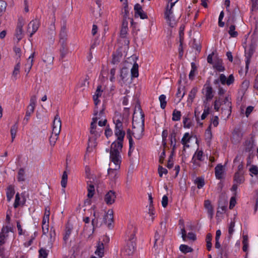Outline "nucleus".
<instances>
[{"label":"nucleus","instance_id":"obj_61","mask_svg":"<svg viewBox=\"0 0 258 258\" xmlns=\"http://www.w3.org/2000/svg\"><path fill=\"white\" fill-rule=\"evenodd\" d=\"M221 106H222V104H220V99H217V98L216 97L214 102V109L217 111H219Z\"/></svg>","mask_w":258,"mask_h":258},{"label":"nucleus","instance_id":"obj_43","mask_svg":"<svg viewBox=\"0 0 258 258\" xmlns=\"http://www.w3.org/2000/svg\"><path fill=\"white\" fill-rule=\"evenodd\" d=\"M105 108H103L98 113V111L97 110V107H96L94 109V115L95 117H100V119H102L103 116L105 115L104 112Z\"/></svg>","mask_w":258,"mask_h":258},{"label":"nucleus","instance_id":"obj_18","mask_svg":"<svg viewBox=\"0 0 258 258\" xmlns=\"http://www.w3.org/2000/svg\"><path fill=\"white\" fill-rule=\"evenodd\" d=\"M245 181L244 173L235 172L233 177V182L239 184H242Z\"/></svg>","mask_w":258,"mask_h":258},{"label":"nucleus","instance_id":"obj_14","mask_svg":"<svg viewBox=\"0 0 258 258\" xmlns=\"http://www.w3.org/2000/svg\"><path fill=\"white\" fill-rule=\"evenodd\" d=\"M116 198L115 192L113 190H109L105 196L104 201L107 205H112L114 203Z\"/></svg>","mask_w":258,"mask_h":258},{"label":"nucleus","instance_id":"obj_53","mask_svg":"<svg viewBox=\"0 0 258 258\" xmlns=\"http://www.w3.org/2000/svg\"><path fill=\"white\" fill-rule=\"evenodd\" d=\"M205 139L207 140L210 141L212 137V134L211 132V124H210L208 128L206 130L205 133Z\"/></svg>","mask_w":258,"mask_h":258},{"label":"nucleus","instance_id":"obj_45","mask_svg":"<svg viewBox=\"0 0 258 258\" xmlns=\"http://www.w3.org/2000/svg\"><path fill=\"white\" fill-rule=\"evenodd\" d=\"M126 137L129 140L130 151H129L128 154L130 155L131 153V150L132 147L133 146V143H134L132 137V135H131V130L130 129H128L127 131Z\"/></svg>","mask_w":258,"mask_h":258},{"label":"nucleus","instance_id":"obj_26","mask_svg":"<svg viewBox=\"0 0 258 258\" xmlns=\"http://www.w3.org/2000/svg\"><path fill=\"white\" fill-rule=\"evenodd\" d=\"M6 194L7 200L10 202L15 194L14 187L13 185H10L7 187Z\"/></svg>","mask_w":258,"mask_h":258},{"label":"nucleus","instance_id":"obj_3","mask_svg":"<svg viewBox=\"0 0 258 258\" xmlns=\"http://www.w3.org/2000/svg\"><path fill=\"white\" fill-rule=\"evenodd\" d=\"M100 117H94L92 118V121L91 122L90 127V136L88 140V145L87 147V151H91L89 150L90 149L95 148L97 146V142H96L97 139L99 138L103 130L101 127H97V121L98 119H100Z\"/></svg>","mask_w":258,"mask_h":258},{"label":"nucleus","instance_id":"obj_59","mask_svg":"<svg viewBox=\"0 0 258 258\" xmlns=\"http://www.w3.org/2000/svg\"><path fill=\"white\" fill-rule=\"evenodd\" d=\"M249 171L250 176H252V174L257 175L258 174V167L256 165H252L249 168Z\"/></svg>","mask_w":258,"mask_h":258},{"label":"nucleus","instance_id":"obj_55","mask_svg":"<svg viewBox=\"0 0 258 258\" xmlns=\"http://www.w3.org/2000/svg\"><path fill=\"white\" fill-rule=\"evenodd\" d=\"M20 63L18 62L15 66L14 70L13 72V76L15 79H17V76L18 75V74H19L20 72Z\"/></svg>","mask_w":258,"mask_h":258},{"label":"nucleus","instance_id":"obj_1","mask_svg":"<svg viewBox=\"0 0 258 258\" xmlns=\"http://www.w3.org/2000/svg\"><path fill=\"white\" fill-rule=\"evenodd\" d=\"M122 120V117L121 115L116 116L113 118V122L115 124L114 134L117 137V141L111 144L110 151L120 152L122 150V142L125 135V132L123 130Z\"/></svg>","mask_w":258,"mask_h":258},{"label":"nucleus","instance_id":"obj_60","mask_svg":"<svg viewBox=\"0 0 258 258\" xmlns=\"http://www.w3.org/2000/svg\"><path fill=\"white\" fill-rule=\"evenodd\" d=\"M36 96H35V95L32 96L31 97V99H30V104L28 106V107H31L35 109V106H36Z\"/></svg>","mask_w":258,"mask_h":258},{"label":"nucleus","instance_id":"obj_47","mask_svg":"<svg viewBox=\"0 0 258 258\" xmlns=\"http://www.w3.org/2000/svg\"><path fill=\"white\" fill-rule=\"evenodd\" d=\"M195 183L197 185V187L200 189L203 187L205 184L204 179L202 177H198L195 180Z\"/></svg>","mask_w":258,"mask_h":258},{"label":"nucleus","instance_id":"obj_2","mask_svg":"<svg viewBox=\"0 0 258 258\" xmlns=\"http://www.w3.org/2000/svg\"><path fill=\"white\" fill-rule=\"evenodd\" d=\"M137 229L132 224L128 227L126 234L128 237V241L121 251V253L124 256H131L133 254L135 250L136 238L135 234Z\"/></svg>","mask_w":258,"mask_h":258},{"label":"nucleus","instance_id":"obj_36","mask_svg":"<svg viewBox=\"0 0 258 258\" xmlns=\"http://www.w3.org/2000/svg\"><path fill=\"white\" fill-rule=\"evenodd\" d=\"M25 170L24 168H21L19 170L17 177L18 181L23 182L25 181Z\"/></svg>","mask_w":258,"mask_h":258},{"label":"nucleus","instance_id":"obj_22","mask_svg":"<svg viewBox=\"0 0 258 258\" xmlns=\"http://www.w3.org/2000/svg\"><path fill=\"white\" fill-rule=\"evenodd\" d=\"M224 172L223 166L219 164L215 168V173L216 178L221 179L222 178V175Z\"/></svg>","mask_w":258,"mask_h":258},{"label":"nucleus","instance_id":"obj_12","mask_svg":"<svg viewBox=\"0 0 258 258\" xmlns=\"http://www.w3.org/2000/svg\"><path fill=\"white\" fill-rule=\"evenodd\" d=\"M61 126V120L58 116V115L56 114L54 117L53 126H52V133L56 135H59L60 132Z\"/></svg>","mask_w":258,"mask_h":258},{"label":"nucleus","instance_id":"obj_62","mask_svg":"<svg viewBox=\"0 0 258 258\" xmlns=\"http://www.w3.org/2000/svg\"><path fill=\"white\" fill-rule=\"evenodd\" d=\"M203 155V152L202 151H197L194 154L193 157H195L199 161H202V157Z\"/></svg>","mask_w":258,"mask_h":258},{"label":"nucleus","instance_id":"obj_54","mask_svg":"<svg viewBox=\"0 0 258 258\" xmlns=\"http://www.w3.org/2000/svg\"><path fill=\"white\" fill-rule=\"evenodd\" d=\"M25 201H24L23 203L20 202V198L19 193H17L15 197V200L14 204V207L15 208H17L19 206L22 205H23L24 204Z\"/></svg>","mask_w":258,"mask_h":258},{"label":"nucleus","instance_id":"obj_41","mask_svg":"<svg viewBox=\"0 0 258 258\" xmlns=\"http://www.w3.org/2000/svg\"><path fill=\"white\" fill-rule=\"evenodd\" d=\"M18 130V125L17 123H15L12 126L11 128V135L12 137V142L14 141V139L16 137V134Z\"/></svg>","mask_w":258,"mask_h":258},{"label":"nucleus","instance_id":"obj_27","mask_svg":"<svg viewBox=\"0 0 258 258\" xmlns=\"http://www.w3.org/2000/svg\"><path fill=\"white\" fill-rule=\"evenodd\" d=\"M49 238L48 241V246L51 248L52 246L53 243L55 239L56 233L55 230L52 229V228L50 229L49 233Z\"/></svg>","mask_w":258,"mask_h":258},{"label":"nucleus","instance_id":"obj_48","mask_svg":"<svg viewBox=\"0 0 258 258\" xmlns=\"http://www.w3.org/2000/svg\"><path fill=\"white\" fill-rule=\"evenodd\" d=\"M191 70L189 74V79L191 80H192L194 79V77L195 75V72L197 70V67L194 62H192L191 63Z\"/></svg>","mask_w":258,"mask_h":258},{"label":"nucleus","instance_id":"obj_15","mask_svg":"<svg viewBox=\"0 0 258 258\" xmlns=\"http://www.w3.org/2000/svg\"><path fill=\"white\" fill-rule=\"evenodd\" d=\"M203 93H204L205 96V99L204 101H206L208 104V102L210 101L214 96L213 89L211 86H207L203 89Z\"/></svg>","mask_w":258,"mask_h":258},{"label":"nucleus","instance_id":"obj_32","mask_svg":"<svg viewBox=\"0 0 258 258\" xmlns=\"http://www.w3.org/2000/svg\"><path fill=\"white\" fill-rule=\"evenodd\" d=\"M203 103L205 108L204 109V112L201 116V119L202 120H204L206 118L207 115L209 114L210 111L209 105L207 104V102H206V101H203Z\"/></svg>","mask_w":258,"mask_h":258},{"label":"nucleus","instance_id":"obj_35","mask_svg":"<svg viewBox=\"0 0 258 258\" xmlns=\"http://www.w3.org/2000/svg\"><path fill=\"white\" fill-rule=\"evenodd\" d=\"M198 90L197 88H193L191 91H190L188 94V102H190L192 103L194 98L196 97V94L197 93Z\"/></svg>","mask_w":258,"mask_h":258},{"label":"nucleus","instance_id":"obj_39","mask_svg":"<svg viewBox=\"0 0 258 258\" xmlns=\"http://www.w3.org/2000/svg\"><path fill=\"white\" fill-rule=\"evenodd\" d=\"M9 230L8 227H3L2 229V232L0 233V245H3L5 243V233H8Z\"/></svg>","mask_w":258,"mask_h":258},{"label":"nucleus","instance_id":"obj_10","mask_svg":"<svg viewBox=\"0 0 258 258\" xmlns=\"http://www.w3.org/2000/svg\"><path fill=\"white\" fill-rule=\"evenodd\" d=\"M224 104L226 106V108L221 107L222 113L226 116L228 118L231 113L232 104L228 97H226L224 99Z\"/></svg>","mask_w":258,"mask_h":258},{"label":"nucleus","instance_id":"obj_57","mask_svg":"<svg viewBox=\"0 0 258 258\" xmlns=\"http://www.w3.org/2000/svg\"><path fill=\"white\" fill-rule=\"evenodd\" d=\"M190 140V137H189V134L188 133H186L183 135V137H182L181 142L182 145L184 146H185L186 144L188 143Z\"/></svg>","mask_w":258,"mask_h":258},{"label":"nucleus","instance_id":"obj_7","mask_svg":"<svg viewBox=\"0 0 258 258\" xmlns=\"http://www.w3.org/2000/svg\"><path fill=\"white\" fill-rule=\"evenodd\" d=\"M164 18L170 27L173 28L176 26L177 20L173 15L172 10L169 9V5L168 4H167L164 12Z\"/></svg>","mask_w":258,"mask_h":258},{"label":"nucleus","instance_id":"obj_13","mask_svg":"<svg viewBox=\"0 0 258 258\" xmlns=\"http://www.w3.org/2000/svg\"><path fill=\"white\" fill-rule=\"evenodd\" d=\"M135 17H140L142 19H147L148 16L146 13L143 10L141 6L139 4H137L134 7Z\"/></svg>","mask_w":258,"mask_h":258},{"label":"nucleus","instance_id":"obj_20","mask_svg":"<svg viewBox=\"0 0 258 258\" xmlns=\"http://www.w3.org/2000/svg\"><path fill=\"white\" fill-rule=\"evenodd\" d=\"M104 245L103 242L99 241L97 246L95 253L100 257L104 255Z\"/></svg>","mask_w":258,"mask_h":258},{"label":"nucleus","instance_id":"obj_37","mask_svg":"<svg viewBox=\"0 0 258 258\" xmlns=\"http://www.w3.org/2000/svg\"><path fill=\"white\" fill-rule=\"evenodd\" d=\"M123 11L122 12V13L123 14V18L124 19H126L127 18H128L129 16V11L128 10V5H127V0H125L124 2L123 3Z\"/></svg>","mask_w":258,"mask_h":258},{"label":"nucleus","instance_id":"obj_11","mask_svg":"<svg viewBox=\"0 0 258 258\" xmlns=\"http://www.w3.org/2000/svg\"><path fill=\"white\" fill-rule=\"evenodd\" d=\"M103 222L110 228L112 227V223L113 222V211L111 209L108 210L107 212L104 216Z\"/></svg>","mask_w":258,"mask_h":258},{"label":"nucleus","instance_id":"obj_8","mask_svg":"<svg viewBox=\"0 0 258 258\" xmlns=\"http://www.w3.org/2000/svg\"><path fill=\"white\" fill-rule=\"evenodd\" d=\"M24 25V20L22 18H19L15 32V36L19 41L23 37V27Z\"/></svg>","mask_w":258,"mask_h":258},{"label":"nucleus","instance_id":"obj_49","mask_svg":"<svg viewBox=\"0 0 258 258\" xmlns=\"http://www.w3.org/2000/svg\"><path fill=\"white\" fill-rule=\"evenodd\" d=\"M48 254V250L44 248H41L39 250V258H47Z\"/></svg>","mask_w":258,"mask_h":258},{"label":"nucleus","instance_id":"obj_28","mask_svg":"<svg viewBox=\"0 0 258 258\" xmlns=\"http://www.w3.org/2000/svg\"><path fill=\"white\" fill-rule=\"evenodd\" d=\"M204 206L207 210L208 213L210 218H212L213 215V209L209 200H206L204 203Z\"/></svg>","mask_w":258,"mask_h":258},{"label":"nucleus","instance_id":"obj_40","mask_svg":"<svg viewBox=\"0 0 258 258\" xmlns=\"http://www.w3.org/2000/svg\"><path fill=\"white\" fill-rule=\"evenodd\" d=\"M235 26L234 25H231L229 26L228 33L232 37H236L238 35V32L235 30Z\"/></svg>","mask_w":258,"mask_h":258},{"label":"nucleus","instance_id":"obj_50","mask_svg":"<svg viewBox=\"0 0 258 258\" xmlns=\"http://www.w3.org/2000/svg\"><path fill=\"white\" fill-rule=\"evenodd\" d=\"M68 181V174L66 171H64L62 176L61 180V185L62 187L65 188L67 186Z\"/></svg>","mask_w":258,"mask_h":258},{"label":"nucleus","instance_id":"obj_30","mask_svg":"<svg viewBox=\"0 0 258 258\" xmlns=\"http://www.w3.org/2000/svg\"><path fill=\"white\" fill-rule=\"evenodd\" d=\"M34 109H35L34 108H33L31 107H27V109L26 112V115L23 119V122L25 124H27V122H28L30 116L34 112Z\"/></svg>","mask_w":258,"mask_h":258},{"label":"nucleus","instance_id":"obj_46","mask_svg":"<svg viewBox=\"0 0 258 258\" xmlns=\"http://www.w3.org/2000/svg\"><path fill=\"white\" fill-rule=\"evenodd\" d=\"M235 227V221L234 220L231 221L229 226H228V234H229V238H231L232 235L234 232V228Z\"/></svg>","mask_w":258,"mask_h":258},{"label":"nucleus","instance_id":"obj_44","mask_svg":"<svg viewBox=\"0 0 258 258\" xmlns=\"http://www.w3.org/2000/svg\"><path fill=\"white\" fill-rule=\"evenodd\" d=\"M166 96L163 94L160 95L159 98L160 102V107L163 109H164L166 106L167 102L166 101Z\"/></svg>","mask_w":258,"mask_h":258},{"label":"nucleus","instance_id":"obj_58","mask_svg":"<svg viewBox=\"0 0 258 258\" xmlns=\"http://www.w3.org/2000/svg\"><path fill=\"white\" fill-rule=\"evenodd\" d=\"M37 235V232H35L33 233V234L31 235V238L30 239V240L24 243V246L25 247H29V246L31 245L33 243V240L36 238Z\"/></svg>","mask_w":258,"mask_h":258},{"label":"nucleus","instance_id":"obj_34","mask_svg":"<svg viewBox=\"0 0 258 258\" xmlns=\"http://www.w3.org/2000/svg\"><path fill=\"white\" fill-rule=\"evenodd\" d=\"M212 239V235L211 233H208L206 238V241L207 243V248L208 251H210L212 248V244L211 242V240Z\"/></svg>","mask_w":258,"mask_h":258},{"label":"nucleus","instance_id":"obj_19","mask_svg":"<svg viewBox=\"0 0 258 258\" xmlns=\"http://www.w3.org/2000/svg\"><path fill=\"white\" fill-rule=\"evenodd\" d=\"M242 134L239 129L236 128L234 130L232 133V140L234 143H238L241 140Z\"/></svg>","mask_w":258,"mask_h":258},{"label":"nucleus","instance_id":"obj_38","mask_svg":"<svg viewBox=\"0 0 258 258\" xmlns=\"http://www.w3.org/2000/svg\"><path fill=\"white\" fill-rule=\"evenodd\" d=\"M138 68L139 66L137 63H135L131 69V75L132 77L136 78L138 77L139 72H138Z\"/></svg>","mask_w":258,"mask_h":258},{"label":"nucleus","instance_id":"obj_25","mask_svg":"<svg viewBox=\"0 0 258 258\" xmlns=\"http://www.w3.org/2000/svg\"><path fill=\"white\" fill-rule=\"evenodd\" d=\"M72 228L69 225H67L63 234V240L67 243L72 232Z\"/></svg>","mask_w":258,"mask_h":258},{"label":"nucleus","instance_id":"obj_33","mask_svg":"<svg viewBox=\"0 0 258 258\" xmlns=\"http://www.w3.org/2000/svg\"><path fill=\"white\" fill-rule=\"evenodd\" d=\"M245 151L246 152H250L254 146V140L251 138V140L246 141L245 142Z\"/></svg>","mask_w":258,"mask_h":258},{"label":"nucleus","instance_id":"obj_24","mask_svg":"<svg viewBox=\"0 0 258 258\" xmlns=\"http://www.w3.org/2000/svg\"><path fill=\"white\" fill-rule=\"evenodd\" d=\"M160 235L159 234V232L158 231H156L155 234V242H154V247L157 245H161L163 243V241L164 240V236Z\"/></svg>","mask_w":258,"mask_h":258},{"label":"nucleus","instance_id":"obj_4","mask_svg":"<svg viewBox=\"0 0 258 258\" xmlns=\"http://www.w3.org/2000/svg\"><path fill=\"white\" fill-rule=\"evenodd\" d=\"M144 114L142 112L138 116L135 114L133 117V130L131 131L134 137L137 140L141 139L144 135Z\"/></svg>","mask_w":258,"mask_h":258},{"label":"nucleus","instance_id":"obj_21","mask_svg":"<svg viewBox=\"0 0 258 258\" xmlns=\"http://www.w3.org/2000/svg\"><path fill=\"white\" fill-rule=\"evenodd\" d=\"M213 67L219 72H223L225 70L221 59L217 58L215 59L214 61Z\"/></svg>","mask_w":258,"mask_h":258},{"label":"nucleus","instance_id":"obj_31","mask_svg":"<svg viewBox=\"0 0 258 258\" xmlns=\"http://www.w3.org/2000/svg\"><path fill=\"white\" fill-rule=\"evenodd\" d=\"M122 57V54L120 52L116 51L112 54V63L116 64L120 61V58Z\"/></svg>","mask_w":258,"mask_h":258},{"label":"nucleus","instance_id":"obj_56","mask_svg":"<svg viewBox=\"0 0 258 258\" xmlns=\"http://www.w3.org/2000/svg\"><path fill=\"white\" fill-rule=\"evenodd\" d=\"M58 135H56L52 133V134L49 138V142L51 146H54L55 145L56 141L58 139Z\"/></svg>","mask_w":258,"mask_h":258},{"label":"nucleus","instance_id":"obj_64","mask_svg":"<svg viewBox=\"0 0 258 258\" xmlns=\"http://www.w3.org/2000/svg\"><path fill=\"white\" fill-rule=\"evenodd\" d=\"M183 123L184 127L186 128H189L191 126L189 118L187 117H183Z\"/></svg>","mask_w":258,"mask_h":258},{"label":"nucleus","instance_id":"obj_29","mask_svg":"<svg viewBox=\"0 0 258 258\" xmlns=\"http://www.w3.org/2000/svg\"><path fill=\"white\" fill-rule=\"evenodd\" d=\"M35 53H32L30 56L29 57V58L27 59V63L25 64V69L26 71L28 70V73H29L31 69V68L33 66V58L34 56Z\"/></svg>","mask_w":258,"mask_h":258},{"label":"nucleus","instance_id":"obj_52","mask_svg":"<svg viewBox=\"0 0 258 258\" xmlns=\"http://www.w3.org/2000/svg\"><path fill=\"white\" fill-rule=\"evenodd\" d=\"M181 117V112L179 111H178L175 109L172 113V120L173 121H178L179 120Z\"/></svg>","mask_w":258,"mask_h":258},{"label":"nucleus","instance_id":"obj_51","mask_svg":"<svg viewBox=\"0 0 258 258\" xmlns=\"http://www.w3.org/2000/svg\"><path fill=\"white\" fill-rule=\"evenodd\" d=\"M179 249L181 251L184 253L191 252L192 251V249L190 247L185 244H181L179 247Z\"/></svg>","mask_w":258,"mask_h":258},{"label":"nucleus","instance_id":"obj_9","mask_svg":"<svg viewBox=\"0 0 258 258\" xmlns=\"http://www.w3.org/2000/svg\"><path fill=\"white\" fill-rule=\"evenodd\" d=\"M39 26L40 22L38 19L33 20L29 23L27 28V31L30 33V37H31L33 36V35L37 31Z\"/></svg>","mask_w":258,"mask_h":258},{"label":"nucleus","instance_id":"obj_16","mask_svg":"<svg viewBox=\"0 0 258 258\" xmlns=\"http://www.w3.org/2000/svg\"><path fill=\"white\" fill-rule=\"evenodd\" d=\"M55 27L54 22H53L49 26V30L47 32L48 39L50 40V42L53 43L55 40Z\"/></svg>","mask_w":258,"mask_h":258},{"label":"nucleus","instance_id":"obj_17","mask_svg":"<svg viewBox=\"0 0 258 258\" xmlns=\"http://www.w3.org/2000/svg\"><path fill=\"white\" fill-rule=\"evenodd\" d=\"M59 43H66L67 40V30L65 25H62L59 33Z\"/></svg>","mask_w":258,"mask_h":258},{"label":"nucleus","instance_id":"obj_23","mask_svg":"<svg viewBox=\"0 0 258 258\" xmlns=\"http://www.w3.org/2000/svg\"><path fill=\"white\" fill-rule=\"evenodd\" d=\"M61 47L60 48V57L61 59H63L66 56L68 53V48L67 46L66 43H60Z\"/></svg>","mask_w":258,"mask_h":258},{"label":"nucleus","instance_id":"obj_63","mask_svg":"<svg viewBox=\"0 0 258 258\" xmlns=\"http://www.w3.org/2000/svg\"><path fill=\"white\" fill-rule=\"evenodd\" d=\"M192 47L194 49L197 50L199 52H200L201 50V45L200 43L198 42L196 39H194Z\"/></svg>","mask_w":258,"mask_h":258},{"label":"nucleus","instance_id":"obj_42","mask_svg":"<svg viewBox=\"0 0 258 258\" xmlns=\"http://www.w3.org/2000/svg\"><path fill=\"white\" fill-rule=\"evenodd\" d=\"M94 186L93 184L88 183V197L92 198L94 194Z\"/></svg>","mask_w":258,"mask_h":258},{"label":"nucleus","instance_id":"obj_5","mask_svg":"<svg viewBox=\"0 0 258 258\" xmlns=\"http://www.w3.org/2000/svg\"><path fill=\"white\" fill-rule=\"evenodd\" d=\"M110 159L112 162L115 165L114 168H109L108 169V175L110 179L115 182L118 178L117 170L120 168L121 161V157L119 151H110Z\"/></svg>","mask_w":258,"mask_h":258},{"label":"nucleus","instance_id":"obj_6","mask_svg":"<svg viewBox=\"0 0 258 258\" xmlns=\"http://www.w3.org/2000/svg\"><path fill=\"white\" fill-rule=\"evenodd\" d=\"M257 39L255 37H252L250 44L248 48L245 47L244 56L245 57V72L247 73L249 69V65L254 52H255Z\"/></svg>","mask_w":258,"mask_h":258}]
</instances>
